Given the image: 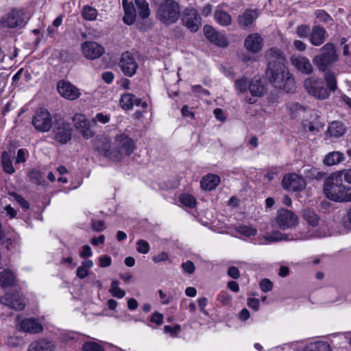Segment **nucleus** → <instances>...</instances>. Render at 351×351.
<instances>
[{
	"mask_svg": "<svg viewBox=\"0 0 351 351\" xmlns=\"http://www.w3.org/2000/svg\"><path fill=\"white\" fill-rule=\"evenodd\" d=\"M268 61L266 75L275 87L291 91L295 80L285 66V56L278 48L272 47L265 54Z\"/></svg>",
	"mask_w": 351,
	"mask_h": 351,
	"instance_id": "f257e3e1",
	"label": "nucleus"
},
{
	"mask_svg": "<svg viewBox=\"0 0 351 351\" xmlns=\"http://www.w3.org/2000/svg\"><path fill=\"white\" fill-rule=\"evenodd\" d=\"M115 145L112 146L110 139L105 138L102 145L97 147L99 152L114 161H120L125 156H129L135 149L134 141L125 134H121L115 138Z\"/></svg>",
	"mask_w": 351,
	"mask_h": 351,
	"instance_id": "f03ea898",
	"label": "nucleus"
},
{
	"mask_svg": "<svg viewBox=\"0 0 351 351\" xmlns=\"http://www.w3.org/2000/svg\"><path fill=\"white\" fill-rule=\"evenodd\" d=\"M339 172H333L324 182V194L329 199L338 202H351V187L343 184Z\"/></svg>",
	"mask_w": 351,
	"mask_h": 351,
	"instance_id": "7ed1b4c3",
	"label": "nucleus"
},
{
	"mask_svg": "<svg viewBox=\"0 0 351 351\" xmlns=\"http://www.w3.org/2000/svg\"><path fill=\"white\" fill-rule=\"evenodd\" d=\"M326 86L322 80L314 77H308L304 82V86L307 92L319 99H327L331 92L337 89V80L332 73H326L324 75Z\"/></svg>",
	"mask_w": 351,
	"mask_h": 351,
	"instance_id": "20e7f679",
	"label": "nucleus"
},
{
	"mask_svg": "<svg viewBox=\"0 0 351 351\" xmlns=\"http://www.w3.org/2000/svg\"><path fill=\"white\" fill-rule=\"evenodd\" d=\"M180 8L175 0H164L158 6L156 17L163 23L169 25L177 22Z\"/></svg>",
	"mask_w": 351,
	"mask_h": 351,
	"instance_id": "39448f33",
	"label": "nucleus"
},
{
	"mask_svg": "<svg viewBox=\"0 0 351 351\" xmlns=\"http://www.w3.org/2000/svg\"><path fill=\"white\" fill-rule=\"evenodd\" d=\"M321 53L313 58V62L319 71H325L337 60L335 47L332 43L325 44L321 49Z\"/></svg>",
	"mask_w": 351,
	"mask_h": 351,
	"instance_id": "423d86ee",
	"label": "nucleus"
},
{
	"mask_svg": "<svg viewBox=\"0 0 351 351\" xmlns=\"http://www.w3.org/2000/svg\"><path fill=\"white\" fill-rule=\"evenodd\" d=\"M27 22L25 12L21 9H13L1 19L2 26L8 28H22Z\"/></svg>",
	"mask_w": 351,
	"mask_h": 351,
	"instance_id": "0eeeda50",
	"label": "nucleus"
},
{
	"mask_svg": "<svg viewBox=\"0 0 351 351\" xmlns=\"http://www.w3.org/2000/svg\"><path fill=\"white\" fill-rule=\"evenodd\" d=\"M32 123L37 131L48 132L53 126L52 116L47 109H39L33 115Z\"/></svg>",
	"mask_w": 351,
	"mask_h": 351,
	"instance_id": "6e6552de",
	"label": "nucleus"
},
{
	"mask_svg": "<svg viewBox=\"0 0 351 351\" xmlns=\"http://www.w3.org/2000/svg\"><path fill=\"white\" fill-rule=\"evenodd\" d=\"M75 128L85 139H90L95 136L94 125L92 119H89L84 114L76 113L73 117Z\"/></svg>",
	"mask_w": 351,
	"mask_h": 351,
	"instance_id": "1a4fd4ad",
	"label": "nucleus"
},
{
	"mask_svg": "<svg viewBox=\"0 0 351 351\" xmlns=\"http://www.w3.org/2000/svg\"><path fill=\"white\" fill-rule=\"evenodd\" d=\"M16 328L20 332L29 334H38L43 331V326L38 319L34 317H16Z\"/></svg>",
	"mask_w": 351,
	"mask_h": 351,
	"instance_id": "9d476101",
	"label": "nucleus"
},
{
	"mask_svg": "<svg viewBox=\"0 0 351 351\" xmlns=\"http://www.w3.org/2000/svg\"><path fill=\"white\" fill-rule=\"evenodd\" d=\"M276 221L278 227L287 230L294 228L298 223V217L291 210L281 208L277 211Z\"/></svg>",
	"mask_w": 351,
	"mask_h": 351,
	"instance_id": "9b49d317",
	"label": "nucleus"
},
{
	"mask_svg": "<svg viewBox=\"0 0 351 351\" xmlns=\"http://www.w3.org/2000/svg\"><path fill=\"white\" fill-rule=\"evenodd\" d=\"M182 22L193 32H196L202 25L198 11L193 8H186L183 12Z\"/></svg>",
	"mask_w": 351,
	"mask_h": 351,
	"instance_id": "f8f14e48",
	"label": "nucleus"
},
{
	"mask_svg": "<svg viewBox=\"0 0 351 351\" xmlns=\"http://www.w3.org/2000/svg\"><path fill=\"white\" fill-rule=\"evenodd\" d=\"M305 180L296 173L286 174L282 180V187L291 191H300L306 186Z\"/></svg>",
	"mask_w": 351,
	"mask_h": 351,
	"instance_id": "ddd939ff",
	"label": "nucleus"
},
{
	"mask_svg": "<svg viewBox=\"0 0 351 351\" xmlns=\"http://www.w3.org/2000/svg\"><path fill=\"white\" fill-rule=\"evenodd\" d=\"M0 302L16 311H23L26 306L24 297L19 293H8L1 297Z\"/></svg>",
	"mask_w": 351,
	"mask_h": 351,
	"instance_id": "4468645a",
	"label": "nucleus"
},
{
	"mask_svg": "<svg viewBox=\"0 0 351 351\" xmlns=\"http://www.w3.org/2000/svg\"><path fill=\"white\" fill-rule=\"evenodd\" d=\"M57 90L63 98L71 101L78 99L81 95L80 90L76 86L64 80L58 82Z\"/></svg>",
	"mask_w": 351,
	"mask_h": 351,
	"instance_id": "2eb2a0df",
	"label": "nucleus"
},
{
	"mask_svg": "<svg viewBox=\"0 0 351 351\" xmlns=\"http://www.w3.org/2000/svg\"><path fill=\"white\" fill-rule=\"evenodd\" d=\"M83 55L90 60H95L101 56L104 52V47L94 41H86L82 45Z\"/></svg>",
	"mask_w": 351,
	"mask_h": 351,
	"instance_id": "dca6fc26",
	"label": "nucleus"
},
{
	"mask_svg": "<svg viewBox=\"0 0 351 351\" xmlns=\"http://www.w3.org/2000/svg\"><path fill=\"white\" fill-rule=\"evenodd\" d=\"M119 66L124 75L132 77L135 74L138 64L130 52L124 53L120 60Z\"/></svg>",
	"mask_w": 351,
	"mask_h": 351,
	"instance_id": "f3484780",
	"label": "nucleus"
},
{
	"mask_svg": "<svg viewBox=\"0 0 351 351\" xmlns=\"http://www.w3.org/2000/svg\"><path fill=\"white\" fill-rule=\"evenodd\" d=\"M263 46V39L258 33L248 35L244 41V47L248 51L256 53L259 52Z\"/></svg>",
	"mask_w": 351,
	"mask_h": 351,
	"instance_id": "a211bd4d",
	"label": "nucleus"
},
{
	"mask_svg": "<svg viewBox=\"0 0 351 351\" xmlns=\"http://www.w3.org/2000/svg\"><path fill=\"white\" fill-rule=\"evenodd\" d=\"M54 138L62 144L66 143L71 138V128L67 122H62L53 130Z\"/></svg>",
	"mask_w": 351,
	"mask_h": 351,
	"instance_id": "6ab92c4d",
	"label": "nucleus"
},
{
	"mask_svg": "<svg viewBox=\"0 0 351 351\" xmlns=\"http://www.w3.org/2000/svg\"><path fill=\"white\" fill-rule=\"evenodd\" d=\"M291 62L296 69L304 74H310L313 71V66L310 60L305 56H292Z\"/></svg>",
	"mask_w": 351,
	"mask_h": 351,
	"instance_id": "aec40b11",
	"label": "nucleus"
},
{
	"mask_svg": "<svg viewBox=\"0 0 351 351\" xmlns=\"http://www.w3.org/2000/svg\"><path fill=\"white\" fill-rule=\"evenodd\" d=\"M257 18L258 12L256 10H247L238 16L237 22L243 29H247L253 26Z\"/></svg>",
	"mask_w": 351,
	"mask_h": 351,
	"instance_id": "412c9836",
	"label": "nucleus"
},
{
	"mask_svg": "<svg viewBox=\"0 0 351 351\" xmlns=\"http://www.w3.org/2000/svg\"><path fill=\"white\" fill-rule=\"evenodd\" d=\"M249 90L252 95L262 97L266 92L265 80L258 76H255L249 84Z\"/></svg>",
	"mask_w": 351,
	"mask_h": 351,
	"instance_id": "4be33fe9",
	"label": "nucleus"
},
{
	"mask_svg": "<svg viewBox=\"0 0 351 351\" xmlns=\"http://www.w3.org/2000/svg\"><path fill=\"white\" fill-rule=\"evenodd\" d=\"M326 35V31L324 28L319 25H315L311 29L309 41L314 46H319L324 43Z\"/></svg>",
	"mask_w": 351,
	"mask_h": 351,
	"instance_id": "5701e85b",
	"label": "nucleus"
},
{
	"mask_svg": "<svg viewBox=\"0 0 351 351\" xmlns=\"http://www.w3.org/2000/svg\"><path fill=\"white\" fill-rule=\"evenodd\" d=\"M213 17L215 22L223 27L228 26L232 22L231 15L224 10L221 5L217 6L213 13Z\"/></svg>",
	"mask_w": 351,
	"mask_h": 351,
	"instance_id": "b1692460",
	"label": "nucleus"
},
{
	"mask_svg": "<svg viewBox=\"0 0 351 351\" xmlns=\"http://www.w3.org/2000/svg\"><path fill=\"white\" fill-rule=\"evenodd\" d=\"M55 346L49 340L41 338L32 341L28 346L27 351H54Z\"/></svg>",
	"mask_w": 351,
	"mask_h": 351,
	"instance_id": "393cba45",
	"label": "nucleus"
},
{
	"mask_svg": "<svg viewBox=\"0 0 351 351\" xmlns=\"http://www.w3.org/2000/svg\"><path fill=\"white\" fill-rule=\"evenodd\" d=\"M124 9V16L123 20L127 25H132L134 23L136 17V10L133 3L128 2V0H122Z\"/></svg>",
	"mask_w": 351,
	"mask_h": 351,
	"instance_id": "a878e982",
	"label": "nucleus"
},
{
	"mask_svg": "<svg viewBox=\"0 0 351 351\" xmlns=\"http://www.w3.org/2000/svg\"><path fill=\"white\" fill-rule=\"evenodd\" d=\"M119 104L122 108L128 110L132 109L134 105L138 106L140 99L131 93H125L121 95Z\"/></svg>",
	"mask_w": 351,
	"mask_h": 351,
	"instance_id": "bb28decb",
	"label": "nucleus"
},
{
	"mask_svg": "<svg viewBox=\"0 0 351 351\" xmlns=\"http://www.w3.org/2000/svg\"><path fill=\"white\" fill-rule=\"evenodd\" d=\"M220 178L214 174H208L201 180V186L204 190L211 191L219 184Z\"/></svg>",
	"mask_w": 351,
	"mask_h": 351,
	"instance_id": "cd10ccee",
	"label": "nucleus"
},
{
	"mask_svg": "<svg viewBox=\"0 0 351 351\" xmlns=\"http://www.w3.org/2000/svg\"><path fill=\"white\" fill-rule=\"evenodd\" d=\"M346 132L344 125L340 121H333L328 127L327 134L335 138H339Z\"/></svg>",
	"mask_w": 351,
	"mask_h": 351,
	"instance_id": "c85d7f7f",
	"label": "nucleus"
},
{
	"mask_svg": "<svg viewBox=\"0 0 351 351\" xmlns=\"http://www.w3.org/2000/svg\"><path fill=\"white\" fill-rule=\"evenodd\" d=\"M344 154L340 152H332L328 153L324 160V163L328 166L337 165L344 160Z\"/></svg>",
	"mask_w": 351,
	"mask_h": 351,
	"instance_id": "c756f323",
	"label": "nucleus"
},
{
	"mask_svg": "<svg viewBox=\"0 0 351 351\" xmlns=\"http://www.w3.org/2000/svg\"><path fill=\"white\" fill-rule=\"evenodd\" d=\"M138 16L143 19L148 18L150 14L149 3L146 0H135Z\"/></svg>",
	"mask_w": 351,
	"mask_h": 351,
	"instance_id": "7c9ffc66",
	"label": "nucleus"
},
{
	"mask_svg": "<svg viewBox=\"0 0 351 351\" xmlns=\"http://www.w3.org/2000/svg\"><path fill=\"white\" fill-rule=\"evenodd\" d=\"M1 164L5 173L12 174L15 172V169L12 163L11 156L7 152H3L2 154Z\"/></svg>",
	"mask_w": 351,
	"mask_h": 351,
	"instance_id": "2f4dec72",
	"label": "nucleus"
},
{
	"mask_svg": "<svg viewBox=\"0 0 351 351\" xmlns=\"http://www.w3.org/2000/svg\"><path fill=\"white\" fill-rule=\"evenodd\" d=\"M14 281V276L10 270H3L0 274V284L1 287H6L12 285Z\"/></svg>",
	"mask_w": 351,
	"mask_h": 351,
	"instance_id": "473e14b6",
	"label": "nucleus"
},
{
	"mask_svg": "<svg viewBox=\"0 0 351 351\" xmlns=\"http://www.w3.org/2000/svg\"><path fill=\"white\" fill-rule=\"evenodd\" d=\"M303 217L306 222L312 226H316L319 223V218L312 210L304 209L303 210Z\"/></svg>",
	"mask_w": 351,
	"mask_h": 351,
	"instance_id": "72a5a7b5",
	"label": "nucleus"
},
{
	"mask_svg": "<svg viewBox=\"0 0 351 351\" xmlns=\"http://www.w3.org/2000/svg\"><path fill=\"white\" fill-rule=\"evenodd\" d=\"M304 351H330V347L327 342L317 341L308 345Z\"/></svg>",
	"mask_w": 351,
	"mask_h": 351,
	"instance_id": "f704fd0d",
	"label": "nucleus"
},
{
	"mask_svg": "<svg viewBox=\"0 0 351 351\" xmlns=\"http://www.w3.org/2000/svg\"><path fill=\"white\" fill-rule=\"evenodd\" d=\"M264 239H265V242H262V243H273V242H276V241H286V240H292L293 239V238H289V236L285 234H282L281 232H274L271 235H269V236H267L265 237H264Z\"/></svg>",
	"mask_w": 351,
	"mask_h": 351,
	"instance_id": "c9c22d12",
	"label": "nucleus"
},
{
	"mask_svg": "<svg viewBox=\"0 0 351 351\" xmlns=\"http://www.w3.org/2000/svg\"><path fill=\"white\" fill-rule=\"evenodd\" d=\"M109 291L114 298L121 299L125 295L124 290L119 287V282L117 280H112Z\"/></svg>",
	"mask_w": 351,
	"mask_h": 351,
	"instance_id": "e433bc0d",
	"label": "nucleus"
},
{
	"mask_svg": "<svg viewBox=\"0 0 351 351\" xmlns=\"http://www.w3.org/2000/svg\"><path fill=\"white\" fill-rule=\"evenodd\" d=\"M82 15L85 20L95 21L97 16V11L91 6L86 5L83 8Z\"/></svg>",
	"mask_w": 351,
	"mask_h": 351,
	"instance_id": "4c0bfd02",
	"label": "nucleus"
},
{
	"mask_svg": "<svg viewBox=\"0 0 351 351\" xmlns=\"http://www.w3.org/2000/svg\"><path fill=\"white\" fill-rule=\"evenodd\" d=\"M236 230L241 235L250 237L251 236H254L256 234L257 230L256 228L250 226H240L236 228Z\"/></svg>",
	"mask_w": 351,
	"mask_h": 351,
	"instance_id": "58836bf2",
	"label": "nucleus"
},
{
	"mask_svg": "<svg viewBox=\"0 0 351 351\" xmlns=\"http://www.w3.org/2000/svg\"><path fill=\"white\" fill-rule=\"evenodd\" d=\"M180 202L185 206L193 208L196 205V200L195 197L188 193L182 194L180 196Z\"/></svg>",
	"mask_w": 351,
	"mask_h": 351,
	"instance_id": "ea45409f",
	"label": "nucleus"
},
{
	"mask_svg": "<svg viewBox=\"0 0 351 351\" xmlns=\"http://www.w3.org/2000/svg\"><path fill=\"white\" fill-rule=\"evenodd\" d=\"M289 108L292 118H295L306 111L305 108L298 103L291 104Z\"/></svg>",
	"mask_w": 351,
	"mask_h": 351,
	"instance_id": "a19ab883",
	"label": "nucleus"
},
{
	"mask_svg": "<svg viewBox=\"0 0 351 351\" xmlns=\"http://www.w3.org/2000/svg\"><path fill=\"white\" fill-rule=\"evenodd\" d=\"M91 119L95 126L97 125V123H100L102 124L108 123L110 120V117L107 114H105L104 112H99L97 113L95 116L93 117Z\"/></svg>",
	"mask_w": 351,
	"mask_h": 351,
	"instance_id": "79ce46f5",
	"label": "nucleus"
},
{
	"mask_svg": "<svg viewBox=\"0 0 351 351\" xmlns=\"http://www.w3.org/2000/svg\"><path fill=\"white\" fill-rule=\"evenodd\" d=\"M303 125L304 128L305 129L306 131H308L311 132H319V121L317 117H316L312 121L304 123Z\"/></svg>",
	"mask_w": 351,
	"mask_h": 351,
	"instance_id": "37998d69",
	"label": "nucleus"
},
{
	"mask_svg": "<svg viewBox=\"0 0 351 351\" xmlns=\"http://www.w3.org/2000/svg\"><path fill=\"white\" fill-rule=\"evenodd\" d=\"M210 42L217 46L222 47H225L228 45V39L223 35L219 33H217L215 36H214Z\"/></svg>",
	"mask_w": 351,
	"mask_h": 351,
	"instance_id": "c03bdc74",
	"label": "nucleus"
},
{
	"mask_svg": "<svg viewBox=\"0 0 351 351\" xmlns=\"http://www.w3.org/2000/svg\"><path fill=\"white\" fill-rule=\"evenodd\" d=\"M83 351H104V348L99 344L88 341L83 345Z\"/></svg>",
	"mask_w": 351,
	"mask_h": 351,
	"instance_id": "a18cd8bd",
	"label": "nucleus"
},
{
	"mask_svg": "<svg viewBox=\"0 0 351 351\" xmlns=\"http://www.w3.org/2000/svg\"><path fill=\"white\" fill-rule=\"evenodd\" d=\"M315 14L320 22L328 23L332 21V17L323 10H316Z\"/></svg>",
	"mask_w": 351,
	"mask_h": 351,
	"instance_id": "49530a36",
	"label": "nucleus"
},
{
	"mask_svg": "<svg viewBox=\"0 0 351 351\" xmlns=\"http://www.w3.org/2000/svg\"><path fill=\"white\" fill-rule=\"evenodd\" d=\"M250 82L245 78H241L236 82L235 86L237 90L241 93H245L249 89Z\"/></svg>",
	"mask_w": 351,
	"mask_h": 351,
	"instance_id": "de8ad7c7",
	"label": "nucleus"
},
{
	"mask_svg": "<svg viewBox=\"0 0 351 351\" xmlns=\"http://www.w3.org/2000/svg\"><path fill=\"white\" fill-rule=\"evenodd\" d=\"M136 250L141 254H147L150 250V246L148 242L145 240H139L137 241Z\"/></svg>",
	"mask_w": 351,
	"mask_h": 351,
	"instance_id": "09e8293b",
	"label": "nucleus"
},
{
	"mask_svg": "<svg viewBox=\"0 0 351 351\" xmlns=\"http://www.w3.org/2000/svg\"><path fill=\"white\" fill-rule=\"evenodd\" d=\"M310 28L306 25H299L296 29L298 36L302 38H306L308 36Z\"/></svg>",
	"mask_w": 351,
	"mask_h": 351,
	"instance_id": "8fccbe9b",
	"label": "nucleus"
},
{
	"mask_svg": "<svg viewBox=\"0 0 351 351\" xmlns=\"http://www.w3.org/2000/svg\"><path fill=\"white\" fill-rule=\"evenodd\" d=\"M204 32L206 37L210 41H211L214 36H215V35L218 33L210 25H205L204 27Z\"/></svg>",
	"mask_w": 351,
	"mask_h": 351,
	"instance_id": "3c124183",
	"label": "nucleus"
},
{
	"mask_svg": "<svg viewBox=\"0 0 351 351\" xmlns=\"http://www.w3.org/2000/svg\"><path fill=\"white\" fill-rule=\"evenodd\" d=\"M182 267L184 272L189 274H193L195 271V265L192 261H188L182 264Z\"/></svg>",
	"mask_w": 351,
	"mask_h": 351,
	"instance_id": "603ef678",
	"label": "nucleus"
},
{
	"mask_svg": "<svg viewBox=\"0 0 351 351\" xmlns=\"http://www.w3.org/2000/svg\"><path fill=\"white\" fill-rule=\"evenodd\" d=\"M260 287L263 291L267 292L272 289L273 284L269 279H264L261 282Z\"/></svg>",
	"mask_w": 351,
	"mask_h": 351,
	"instance_id": "864d4df0",
	"label": "nucleus"
},
{
	"mask_svg": "<svg viewBox=\"0 0 351 351\" xmlns=\"http://www.w3.org/2000/svg\"><path fill=\"white\" fill-rule=\"evenodd\" d=\"M152 260L155 263L164 262L169 260V254L167 252H162L152 257Z\"/></svg>",
	"mask_w": 351,
	"mask_h": 351,
	"instance_id": "5fc2aeb1",
	"label": "nucleus"
},
{
	"mask_svg": "<svg viewBox=\"0 0 351 351\" xmlns=\"http://www.w3.org/2000/svg\"><path fill=\"white\" fill-rule=\"evenodd\" d=\"M164 330L167 333H170L172 336H176L180 330V326L176 325L173 327L170 326H165Z\"/></svg>",
	"mask_w": 351,
	"mask_h": 351,
	"instance_id": "6e6d98bb",
	"label": "nucleus"
},
{
	"mask_svg": "<svg viewBox=\"0 0 351 351\" xmlns=\"http://www.w3.org/2000/svg\"><path fill=\"white\" fill-rule=\"evenodd\" d=\"M12 195V197H14V199L17 201L23 208L27 209L29 208V203L22 196L15 193H13Z\"/></svg>",
	"mask_w": 351,
	"mask_h": 351,
	"instance_id": "4d7b16f0",
	"label": "nucleus"
},
{
	"mask_svg": "<svg viewBox=\"0 0 351 351\" xmlns=\"http://www.w3.org/2000/svg\"><path fill=\"white\" fill-rule=\"evenodd\" d=\"M337 172L341 173V178L343 179L346 182L351 184V169L337 171Z\"/></svg>",
	"mask_w": 351,
	"mask_h": 351,
	"instance_id": "13d9d810",
	"label": "nucleus"
},
{
	"mask_svg": "<svg viewBox=\"0 0 351 351\" xmlns=\"http://www.w3.org/2000/svg\"><path fill=\"white\" fill-rule=\"evenodd\" d=\"M99 266L101 267H109L112 263L111 258L109 256H102L99 257Z\"/></svg>",
	"mask_w": 351,
	"mask_h": 351,
	"instance_id": "bf43d9fd",
	"label": "nucleus"
},
{
	"mask_svg": "<svg viewBox=\"0 0 351 351\" xmlns=\"http://www.w3.org/2000/svg\"><path fill=\"white\" fill-rule=\"evenodd\" d=\"M150 320L152 322L155 323L157 325H160L163 321V315L158 312H154L152 315Z\"/></svg>",
	"mask_w": 351,
	"mask_h": 351,
	"instance_id": "052dcab7",
	"label": "nucleus"
},
{
	"mask_svg": "<svg viewBox=\"0 0 351 351\" xmlns=\"http://www.w3.org/2000/svg\"><path fill=\"white\" fill-rule=\"evenodd\" d=\"M91 227L93 230L97 232H101L104 229V221H91Z\"/></svg>",
	"mask_w": 351,
	"mask_h": 351,
	"instance_id": "680f3d73",
	"label": "nucleus"
},
{
	"mask_svg": "<svg viewBox=\"0 0 351 351\" xmlns=\"http://www.w3.org/2000/svg\"><path fill=\"white\" fill-rule=\"evenodd\" d=\"M92 255H93V251H92L91 247L88 245H84L82 247V250L80 253V256L82 258H85L89 257V256H91Z\"/></svg>",
	"mask_w": 351,
	"mask_h": 351,
	"instance_id": "e2e57ef3",
	"label": "nucleus"
},
{
	"mask_svg": "<svg viewBox=\"0 0 351 351\" xmlns=\"http://www.w3.org/2000/svg\"><path fill=\"white\" fill-rule=\"evenodd\" d=\"M158 293H159L160 298L161 300V302L163 304H167L170 303L173 300V297L171 295H167L162 290H160L158 291Z\"/></svg>",
	"mask_w": 351,
	"mask_h": 351,
	"instance_id": "0e129e2a",
	"label": "nucleus"
},
{
	"mask_svg": "<svg viewBox=\"0 0 351 351\" xmlns=\"http://www.w3.org/2000/svg\"><path fill=\"white\" fill-rule=\"evenodd\" d=\"M247 305L254 311H258L259 308V300L256 298H249L247 300Z\"/></svg>",
	"mask_w": 351,
	"mask_h": 351,
	"instance_id": "69168bd1",
	"label": "nucleus"
},
{
	"mask_svg": "<svg viewBox=\"0 0 351 351\" xmlns=\"http://www.w3.org/2000/svg\"><path fill=\"white\" fill-rule=\"evenodd\" d=\"M228 274L234 279H237L240 276V273L237 267H231L228 270Z\"/></svg>",
	"mask_w": 351,
	"mask_h": 351,
	"instance_id": "338daca9",
	"label": "nucleus"
},
{
	"mask_svg": "<svg viewBox=\"0 0 351 351\" xmlns=\"http://www.w3.org/2000/svg\"><path fill=\"white\" fill-rule=\"evenodd\" d=\"M293 47L298 51H304L306 48V45L300 40H295L293 42Z\"/></svg>",
	"mask_w": 351,
	"mask_h": 351,
	"instance_id": "774afa93",
	"label": "nucleus"
}]
</instances>
